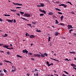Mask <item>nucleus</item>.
<instances>
[{
    "instance_id": "16",
    "label": "nucleus",
    "mask_w": 76,
    "mask_h": 76,
    "mask_svg": "<svg viewBox=\"0 0 76 76\" xmlns=\"http://www.w3.org/2000/svg\"><path fill=\"white\" fill-rule=\"evenodd\" d=\"M4 48H7L8 47H9V46L7 45H4Z\"/></svg>"
},
{
    "instance_id": "13",
    "label": "nucleus",
    "mask_w": 76,
    "mask_h": 76,
    "mask_svg": "<svg viewBox=\"0 0 76 76\" xmlns=\"http://www.w3.org/2000/svg\"><path fill=\"white\" fill-rule=\"evenodd\" d=\"M7 36H8V34H5L4 36L3 35V37H6Z\"/></svg>"
},
{
    "instance_id": "10",
    "label": "nucleus",
    "mask_w": 76,
    "mask_h": 76,
    "mask_svg": "<svg viewBox=\"0 0 76 76\" xmlns=\"http://www.w3.org/2000/svg\"><path fill=\"white\" fill-rule=\"evenodd\" d=\"M50 58V59H52V60H55V61H57L58 62V60H56L55 59L51 58Z\"/></svg>"
},
{
    "instance_id": "9",
    "label": "nucleus",
    "mask_w": 76,
    "mask_h": 76,
    "mask_svg": "<svg viewBox=\"0 0 76 76\" xmlns=\"http://www.w3.org/2000/svg\"><path fill=\"white\" fill-rule=\"evenodd\" d=\"M17 57H20V58H22V56H20L19 55H17Z\"/></svg>"
},
{
    "instance_id": "19",
    "label": "nucleus",
    "mask_w": 76,
    "mask_h": 76,
    "mask_svg": "<svg viewBox=\"0 0 76 76\" xmlns=\"http://www.w3.org/2000/svg\"><path fill=\"white\" fill-rule=\"evenodd\" d=\"M4 16H10V15H7V14H5L4 15Z\"/></svg>"
},
{
    "instance_id": "52",
    "label": "nucleus",
    "mask_w": 76,
    "mask_h": 76,
    "mask_svg": "<svg viewBox=\"0 0 76 76\" xmlns=\"http://www.w3.org/2000/svg\"><path fill=\"white\" fill-rule=\"evenodd\" d=\"M47 64H49V62H48V61H47Z\"/></svg>"
},
{
    "instance_id": "20",
    "label": "nucleus",
    "mask_w": 76,
    "mask_h": 76,
    "mask_svg": "<svg viewBox=\"0 0 76 76\" xmlns=\"http://www.w3.org/2000/svg\"><path fill=\"white\" fill-rule=\"evenodd\" d=\"M49 15H53V13L50 12L49 13Z\"/></svg>"
},
{
    "instance_id": "60",
    "label": "nucleus",
    "mask_w": 76,
    "mask_h": 76,
    "mask_svg": "<svg viewBox=\"0 0 76 76\" xmlns=\"http://www.w3.org/2000/svg\"><path fill=\"white\" fill-rule=\"evenodd\" d=\"M73 69L76 70V68L75 67H73Z\"/></svg>"
},
{
    "instance_id": "29",
    "label": "nucleus",
    "mask_w": 76,
    "mask_h": 76,
    "mask_svg": "<svg viewBox=\"0 0 76 76\" xmlns=\"http://www.w3.org/2000/svg\"><path fill=\"white\" fill-rule=\"evenodd\" d=\"M4 75V74L3 73H1L0 74V76H3Z\"/></svg>"
},
{
    "instance_id": "59",
    "label": "nucleus",
    "mask_w": 76,
    "mask_h": 76,
    "mask_svg": "<svg viewBox=\"0 0 76 76\" xmlns=\"http://www.w3.org/2000/svg\"><path fill=\"white\" fill-rule=\"evenodd\" d=\"M35 71H37V69H35L34 70V72H35Z\"/></svg>"
},
{
    "instance_id": "8",
    "label": "nucleus",
    "mask_w": 76,
    "mask_h": 76,
    "mask_svg": "<svg viewBox=\"0 0 76 76\" xmlns=\"http://www.w3.org/2000/svg\"><path fill=\"white\" fill-rule=\"evenodd\" d=\"M34 37H35V36L34 35H31L30 36V38H34Z\"/></svg>"
},
{
    "instance_id": "45",
    "label": "nucleus",
    "mask_w": 76,
    "mask_h": 76,
    "mask_svg": "<svg viewBox=\"0 0 76 76\" xmlns=\"http://www.w3.org/2000/svg\"><path fill=\"white\" fill-rule=\"evenodd\" d=\"M0 21H1V22H2L3 21V20L1 19L0 18Z\"/></svg>"
},
{
    "instance_id": "31",
    "label": "nucleus",
    "mask_w": 76,
    "mask_h": 76,
    "mask_svg": "<svg viewBox=\"0 0 76 76\" xmlns=\"http://www.w3.org/2000/svg\"><path fill=\"white\" fill-rule=\"evenodd\" d=\"M28 54H29V55H32V53L31 52H29Z\"/></svg>"
},
{
    "instance_id": "34",
    "label": "nucleus",
    "mask_w": 76,
    "mask_h": 76,
    "mask_svg": "<svg viewBox=\"0 0 76 76\" xmlns=\"http://www.w3.org/2000/svg\"><path fill=\"white\" fill-rule=\"evenodd\" d=\"M32 24H34V25H35L36 24V23L35 22H32Z\"/></svg>"
},
{
    "instance_id": "12",
    "label": "nucleus",
    "mask_w": 76,
    "mask_h": 76,
    "mask_svg": "<svg viewBox=\"0 0 76 76\" xmlns=\"http://www.w3.org/2000/svg\"><path fill=\"white\" fill-rule=\"evenodd\" d=\"M40 5H41V7H44V4L42 3H40Z\"/></svg>"
},
{
    "instance_id": "23",
    "label": "nucleus",
    "mask_w": 76,
    "mask_h": 76,
    "mask_svg": "<svg viewBox=\"0 0 76 76\" xmlns=\"http://www.w3.org/2000/svg\"><path fill=\"white\" fill-rule=\"evenodd\" d=\"M41 56L42 57H45V56H44V54H41Z\"/></svg>"
},
{
    "instance_id": "32",
    "label": "nucleus",
    "mask_w": 76,
    "mask_h": 76,
    "mask_svg": "<svg viewBox=\"0 0 76 76\" xmlns=\"http://www.w3.org/2000/svg\"><path fill=\"white\" fill-rule=\"evenodd\" d=\"M20 13L22 14H24V13H25L24 12H20Z\"/></svg>"
},
{
    "instance_id": "15",
    "label": "nucleus",
    "mask_w": 76,
    "mask_h": 76,
    "mask_svg": "<svg viewBox=\"0 0 76 76\" xmlns=\"http://www.w3.org/2000/svg\"><path fill=\"white\" fill-rule=\"evenodd\" d=\"M56 36H57V35H58V32H56L55 34Z\"/></svg>"
},
{
    "instance_id": "26",
    "label": "nucleus",
    "mask_w": 76,
    "mask_h": 76,
    "mask_svg": "<svg viewBox=\"0 0 76 76\" xmlns=\"http://www.w3.org/2000/svg\"><path fill=\"white\" fill-rule=\"evenodd\" d=\"M4 61H5V62H6V63H9V61L6 60H4Z\"/></svg>"
},
{
    "instance_id": "53",
    "label": "nucleus",
    "mask_w": 76,
    "mask_h": 76,
    "mask_svg": "<svg viewBox=\"0 0 76 76\" xmlns=\"http://www.w3.org/2000/svg\"><path fill=\"white\" fill-rule=\"evenodd\" d=\"M10 47H12V46H13V45L12 44H10Z\"/></svg>"
},
{
    "instance_id": "50",
    "label": "nucleus",
    "mask_w": 76,
    "mask_h": 76,
    "mask_svg": "<svg viewBox=\"0 0 76 76\" xmlns=\"http://www.w3.org/2000/svg\"><path fill=\"white\" fill-rule=\"evenodd\" d=\"M71 13H72V14H75V13H74L73 12H71Z\"/></svg>"
},
{
    "instance_id": "11",
    "label": "nucleus",
    "mask_w": 76,
    "mask_h": 76,
    "mask_svg": "<svg viewBox=\"0 0 76 76\" xmlns=\"http://www.w3.org/2000/svg\"><path fill=\"white\" fill-rule=\"evenodd\" d=\"M71 66H73V67H76V65H75V64H71Z\"/></svg>"
},
{
    "instance_id": "22",
    "label": "nucleus",
    "mask_w": 76,
    "mask_h": 76,
    "mask_svg": "<svg viewBox=\"0 0 76 76\" xmlns=\"http://www.w3.org/2000/svg\"><path fill=\"white\" fill-rule=\"evenodd\" d=\"M48 42H49V41H50V39H51V37H50V36H49L48 37Z\"/></svg>"
},
{
    "instance_id": "5",
    "label": "nucleus",
    "mask_w": 76,
    "mask_h": 76,
    "mask_svg": "<svg viewBox=\"0 0 76 76\" xmlns=\"http://www.w3.org/2000/svg\"><path fill=\"white\" fill-rule=\"evenodd\" d=\"M67 27H68V29H71V28H73L72 26L71 25H68L67 26Z\"/></svg>"
},
{
    "instance_id": "57",
    "label": "nucleus",
    "mask_w": 76,
    "mask_h": 76,
    "mask_svg": "<svg viewBox=\"0 0 76 76\" xmlns=\"http://www.w3.org/2000/svg\"><path fill=\"white\" fill-rule=\"evenodd\" d=\"M37 6H38V7H41V5H37Z\"/></svg>"
},
{
    "instance_id": "40",
    "label": "nucleus",
    "mask_w": 76,
    "mask_h": 76,
    "mask_svg": "<svg viewBox=\"0 0 76 76\" xmlns=\"http://www.w3.org/2000/svg\"><path fill=\"white\" fill-rule=\"evenodd\" d=\"M73 35H74V37H76V34L74 33L73 34Z\"/></svg>"
},
{
    "instance_id": "30",
    "label": "nucleus",
    "mask_w": 76,
    "mask_h": 76,
    "mask_svg": "<svg viewBox=\"0 0 76 76\" xmlns=\"http://www.w3.org/2000/svg\"><path fill=\"white\" fill-rule=\"evenodd\" d=\"M40 16H44V14H40Z\"/></svg>"
},
{
    "instance_id": "35",
    "label": "nucleus",
    "mask_w": 76,
    "mask_h": 76,
    "mask_svg": "<svg viewBox=\"0 0 76 76\" xmlns=\"http://www.w3.org/2000/svg\"><path fill=\"white\" fill-rule=\"evenodd\" d=\"M18 6H22V4H18Z\"/></svg>"
},
{
    "instance_id": "47",
    "label": "nucleus",
    "mask_w": 76,
    "mask_h": 76,
    "mask_svg": "<svg viewBox=\"0 0 76 76\" xmlns=\"http://www.w3.org/2000/svg\"><path fill=\"white\" fill-rule=\"evenodd\" d=\"M15 72V71L14 70L12 69L11 72Z\"/></svg>"
},
{
    "instance_id": "64",
    "label": "nucleus",
    "mask_w": 76,
    "mask_h": 76,
    "mask_svg": "<svg viewBox=\"0 0 76 76\" xmlns=\"http://www.w3.org/2000/svg\"><path fill=\"white\" fill-rule=\"evenodd\" d=\"M72 54H75V52H72Z\"/></svg>"
},
{
    "instance_id": "54",
    "label": "nucleus",
    "mask_w": 76,
    "mask_h": 76,
    "mask_svg": "<svg viewBox=\"0 0 76 76\" xmlns=\"http://www.w3.org/2000/svg\"><path fill=\"white\" fill-rule=\"evenodd\" d=\"M65 60V61L67 60V61H68V59L66 58Z\"/></svg>"
},
{
    "instance_id": "51",
    "label": "nucleus",
    "mask_w": 76,
    "mask_h": 76,
    "mask_svg": "<svg viewBox=\"0 0 76 76\" xmlns=\"http://www.w3.org/2000/svg\"><path fill=\"white\" fill-rule=\"evenodd\" d=\"M53 71H54V72H55L56 73H57V71H56V70H53Z\"/></svg>"
},
{
    "instance_id": "3",
    "label": "nucleus",
    "mask_w": 76,
    "mask_h": 76,
    "mask_svg": "<svg viewBox=\"0 0 76 76\" xmlns=\"http://www.w3.org/2000/svg\"><path fill=\"white\" fill-rule=\"evenodd\" d=\"M39 10L40 11V12H42V13H44V14H46V12L44 10H42L41 9H39Z\"/></svg>"
},
{
    "instance_id": "41",
    "label": "nucleus",
    "mask_w": 76,
    "mask_h": 76,
    "mask_svg": "<svg viewBox=\"0 0 76 76\" xmlns=\"http://www.w3.org/2000/svg\"><path fill=\"white\" fill-rule=\"evenodd\" d=\"M64 72L65 73H66V74H67V75H68L69 74V73H68L66 71H64Z\"/></svg>"
},
{
    "instance_id": "44",
    "label": "nucleus",
    "mask_w": 76,
    "mask_h": 76,
    "mask_svg": "<svg viewBox=\"0 0 76 76\" xmlns=\"http://www.w3.org/2000/svg\"><path fill=\"white\" fill-rule=\"evenodd\" d=\"M61 25H62V26H64V24L63 23H61Z\"/></svg>"
},
{
    "instance_id": "61",
    "label": "nucleus",
    "mask_w": 76,
    "mask_h": 76,
    "mask_svg": "<svg viewBox=\"0 0 76 76\" xmlns=\"http://www.w3.org/2000/svg\"><path fill=\"white\" fill-rule=\"evenodd\" d=\"M69 4H71V5H73L72 4V3L71 2H69Z\"/></svg>"
},
{
    "instance_id": "49",
    "label": "nucleus",
    "mask_w": 76,
    "mask_h": 76,
    "mask_svg": "<svg viewBox=\"0 0 76 76\" xmlns=\"http://www.w3.org/2000/svg\"><path fill=\"white\" fill-rule=\"evenodd\" d=\"M17 15H18V16H20V14L19 13L17 14Z\"/></svg>"
},
{
    "instance_id": "4",
    "label": "nucleus",
    "mask_w": 76,
    "mask_h": 76,
    "mask_svg": "<svg viewBox=\"0 0 76 76\" xmlns=\"http://www.w3.org/2000/svg\"><path fill=\"white\" fill-rule=\"evenodd\" d=\"M23 53H26V54H28V51H27V50L26 49H25V50H23Z\"/></svg>"
},
{
    "instance_id": "33",
    "label": "nucleus",
    "mask_w": 76,
    "mask_h": 76,
    "mask_svg": "<svg viewBox=\"0 0 76 76\" xmlns=\"http://www.w3.org/2000/svg\"><path fill=\"white\" fill-rule=\"evenodd\" d=\"M21 19H23L24 20H26V19L25 18H24L21 17Z\"/></svg>"
},
{
    "instance_id": "6",
    "label": "nucleus",
    "mask_w": 76,
    "mask_h": 76,
    "mask_svg": "<svg viewBox=\"0 0 76 76\" xmlns=\"http://www.w3.org/2000/svg\"><path fill=\"white\" fill-rule=\"evenodd\" d=\"M59 6H64V7H66V6H67L66 5H65V4H61L60 5H59Z\"/></svg>"
},
{
    "instance_id": "39",
    "label": "nucleus",
    "mask_w": 76,
    "mask_h": 76,
    "mask_svg": "<svg viewBox=\"0 0 76 76\" xmlns=\"http://www.w3.org/2000/svg\"><path fill=\"white\" fill-rule=\"evenodd\" d=\"M7 54L8 55H9V54H10V52H7Z\"/></svg>"
},
{
    "instance_id": "14",
    "label": "nucleus",
    "mask_w": 76,
    "mask_h": 76,
    "mask_svg": "<svg viewBox=\"0 0 76 76\" xmlns=\"http://www.w3.org/2000/svg\"><path fill=\"white\" fill-rule=\"evenodd\" d=\"M63 18H64V16H63V15H62V16H61V20H62L63 19Z\"/></svg>"
},
{
    "instance_id": "48",
    "label": "nucleus",
    "mask_w": 76,
    "mask_h": 76,
    "mask_svg": "<svg viewBox=\"0 0 76 76\" xmlns=\"http://www.w3.org/2000/svg\"><path fill=\"white\" fill-rule=\"evenodd\" d=\"M62 76H67V75H64V74H63L62 75Z\"/></svg>"
},
{
    "instance_id": "27",
    "label": "nucleus",
    "mask_w": 76,
    "mask_h": 76,
    "mask_svg": "<svg viewBox=\"0 0 76 76\" xmlns=\"http://www.w3.org/2000/svg\"><path fill=\"white\" fill-rule=\"evenodd\" d=\"M37 32H41V30H36Z\"/></svg>"
},
{
    "instance_id": "62",
    "label": "nucleus",
    "mask_w": 76,
    "mask_h": 76,
    "mask_svg": "<svg viewBox=\"0 0 76 76\" xmlns=\"http://www.w3.org/2000/svg\"><path fill=\"white\" fill-rule=\"evenodd\" d=\"M48 66H51V65H50V64H48Z\"/></svg>"
},
{
    "instance_id": "43",
    "label": "nucleus",
    "mask_w": 76,
    "mask_h": 76,
    "mask_svg": "<svg viewBox=\"0 0 76 76\" xmlns=\"http://www.w3.org/2000/svg\"><path fill=\"white\" fill-rule=\"evenodd\" d=\"M13 4H15V5H18V3H13Z\"/></svg>"
},
{
    "instance_id": "2",
    "label": "nucleus",
    "mask_w": 76,
    "mask_h": 76,
    "mask_svg": "<svg viewBox=\"0 0 76 76\" xmlns=\"http://www.w3.org/2000/svg\"><path fill=\"white\" fill-rule=\"evenodd\" d=\"M33 56L34 57H39V58H40V55L38 54H33Z\"/></svg>"
},
{
    "instance_id": "63",
    "label": "nucleus",
    "mask_w": 76,
    "mask_h": 76,
    "mask_svg": "<svg viewBox=\"0 0 76 76\" xmlns=\"http://www.w3.org/2000/svg\"><path fill=\"white\" fill-rule=\"evenodd\" d=\"M1 65H2V63H0V65L1 66Z\"/></svg>"
},
{
    "instance_id": "28",
    "label": "nucleus",
    "mask_w": 76,
    "mask_h": 76,
    "mask_svg": "<svg viewBox=\"0 0 76 76\" xmlns=\"http://www.w3.org/2000/svg\"><path fill=\"white\" fill-rule=\"evenodd\" d=\"M10 11H12V12H16V10H11Z\"/></svg>"
},
{
    "instance_id": "24",
    "label": "nucleus",
    "mask_w": 76,
    "mask_h": 76,
    "mask_svg": "<svg viewBox=\"0 0 76 76\" xmlns=\"http://www.w3.org/2000/svg\"><path fill=\"white\" fill-rule=\"evenodd\" d=\"M56 24H58V21L57 20H56Z\"/></svg>"
},
{
    "instance_id": "56",
    "label": "nucleus",
    "mask_w": 76,
    "mask_h": 76,
    "mask_svg": "<svg viewBox=\"0 0 76 76\" xmlns=\"http://www.w3.org/2000/svg\"><path fill=\"white\" fill-rule=\"evenodd\" d=\"M31 60H35V59H34V58H31Z\"/></svg>"
},
{
    "instance_id": "21",
    "label": "nucleus",
    "mask_w": 76,
    "mask_h": 76,
    "mask_svg": "<svg viewBox=\"0 0 76 76\" xmlns=\"http://www.w3.org/2000/svg\"><path fill=\"white\" fill-rule=\"evenodd\" d=\"M55 10H58V11H61V10L57 8H55Z\"/></svg>"
},
{
    "instance_id": "46",
    "label": "nucleus",
    "mask_w": 76,
    "mask_h": 76,
    "mask_svg": "<svg viewBox=\"0 0 76 76\" xmlns=\"http://www.w3.org/2000/svg\"><path fill=\"white\" fill-rule=\"evenodd\" d=\"M16 20H14V23H16Z\"/></svg>"
},
{
    "instance_id": "42",
    "label": "nucleus",
    "mask_w": 76,
    "mask_h": 76,
    "mask_svg": "<svg viewBox=\"0 0 76 76\" xmlns=\"http://www.w3.org/2000/svg\"><path fill=\"white\" fill-rule=\"evenodd\" d=\"M3 70H4V72H6L7 71L6 69H3Z\"/></svg>"
},
{
    "instance_id": "1",
    "label": "nucleus",
    "mask_w": 76,
    "mask_h": 76,
    "mask_svg": "<svg viewBox=\"0 0 76 76\" xmlns=\"http://www.w3.org/2000/svg\"><path fill=\"white\" fill-rule=\"evenodd\" d=\"M24 16H25V17H29L31 16V15L29 14L25 13L24 15Z\"/></svg>"
},
{
    "instance_id": "37",
    "label": "nucleus",
    "mask_w": 76,
    "mask_h": 76,
    "mask_svg": "<svg viewBox=\"0 0 76 76\" xmlns=\"http://www.w3.org/2000/svg\"><path fill=\"white\" fill-rule=\"evenodd\" d=\"M58 14H60V15H62V14H63V13H62L61 12H58Z\"/></svg>"
},
{
    "instance_id": "17",
    "label": "nucleus",
    "mask_w": 76,
    "mask_h": 76,
    "mask_svg": "<svg viewBox=\"0 0 76 76\" xmlns=\"http://www.w3.org/2000/svg\"><path fill=\"white\" fill-rule=\"evenodd\" d=\"M73 29H70L69 30V32L70 33V34H72V31H73Z\"/></svg>"
},
{
    "instance_id": "7",
    "label": "nucleus",
    "mask_w": 76,
    "mask_h": 76,
    "mask_svg": "<svg viewBox=\"0 0 76 76\" xmlns=\"http://www.w3.org/2000/svg\"><path fill=\"white\" fill-rule=\"evenodd\" d=\"M7 22H9L12 23L13 21V19H12V20H7Z\"/></svg>"
},
{
    "instance_id": "36",
    "label": "nucleus",
    "mask_w": 76,
    "mask_h": 76,
    "mask_svg": "<svg viewBox=\"0 0 76 76\" xmlns=\"http://www.w3.org/2000/svg\"><path fill=\"white\" fill-rule=\"evenodd\" d=\"M27 25H28V26H31V24H27Z\"/></svg>"
},
{
    "instance_id": "25",
    "label": "nucleus",
    "mask_w": 76,
    "mask_h": 76,
    "mask_svg": "<svg viewBox=\"0 0 76 76\" xmlns=\"http://www.w3.org/2000/svg\"><path fill=\"white\" fill-rule=\"evenodd\" d=\"M44 56H47L48 55H47V54L45 53H44Z\"/></svg>"
},
{
    "instance_id": "58",
    "label": "nucleus",
    "mask_w": 76,
    "mask_h": 76,
    "mask_svg": "<svg viewBox=\"0 0 76 76\" xmlns=\"http://www.w3.org/2000/svg\"><path fill=\"white\" fill-rule=\"evenodd\" d=\"M0 52H1V53H4V51H1V50H0Z\"/></svg>"
},
{
    "instance_id": "55",
    "label": "nucleus",
    "mask_w": 76,
    "mask_h": 76,
    "mask_svg": "<svg viewBox=\"0 0 76 76\" xmlns=\"http://www.w3.org/2000/svg\"><path fill=\"white\" fill-rule=\"evenodd\" d=\"M36 74V76H38V73H37V74Z\"/></svg>"
},
{
    "instance_id": "18",
    "label": "nucleus",
    "mask_w": 76,
    "mask_h": 76,
    "mask_svg": "<svg viewBox=\"0 0 76 76\" xmlns=\"http://www.w3.org/2000/svg\"><path fill=\"white\" fill-rule=\"evenodd\" d=\"M27 36H29L30 37V35H29V34L26 33V37H27Z\"/></svg>"
},
{
    "instance_id": "38",
    "label": "nucleus",
    "mask_w": 76,
    "mask_h": 76,
    "mask_svg": "<svg viewBox=\"0 0 76 76\" xmlns=\"http://www.w3.org/2000/svg\"><path fill=\"white\" fill-rule=\"evenodd\" d=\"M21 8V7H16V9H20Z\"/></svg>"
}]
</instances>
